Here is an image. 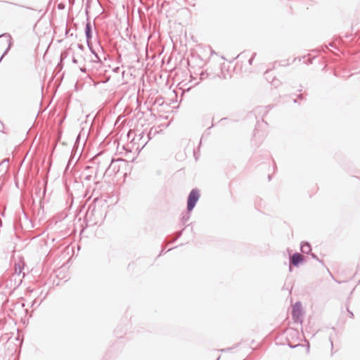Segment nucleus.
Wrapping results in <instances>:
<instances>
[{
    "label": "nucleus",
    "instance_id": "nucleus-1",
    "mask_svg": "<svg viewBox=\"0 0 360 360\" xmlns=\"http://www.w3.org/2000/svg\"><path fill=\"white\" fill-rule=\"evenodd\" d=\"M109 159L104 156L103 151L97 152L91 158V170L96 169L95 178L98 176H103L108 165Z\"/></svg>",
    "mask_w": 360,
    "mask_h": 360
},
{
    "label": "nucleus",
    "instance_id": "nucleus-2",
    "mask_svg": "<svg viewBox=\"0 0 360 360\" xmlns=\"http://www.w3.org/2000/svg\"><path fill=\"white\" fill-rule=\"evenodd\" d=\"M95 188L91 191V196L94 198L93 204H94V207L91 210V217L94 215V212H96V206L98 203L101 204V206L105 205L107 202L106 199H103V193L101 192L102 187L103 186V183L99 181H97L94 183Z\"/></svg>",
    "mask_w": 360,
    "mask_h": 360
},
{
    "label": "nucleus",
    "instance_id": "nucleus-3",
    "mask_svg": "<svg viewBox=\"0 0 360 360\" xmlns=\"http://www.w3.org/2000/svg\"><path fill=\"white\" fill-rule=\"evenodd\" d=\"M91 83L94 86H96L99 84V82H95L93 76L96 75V72H94V69H96V70H98L99 68H102L103 63L102 60L98 55V53L93 49V47L91 46Z\"/></svg>",
    "mask_w": 360,
    "mask_h": 360
},
{
    "label": "nucleus",
    "instance_id": "nucleus-4",
    "mask_svg": "<svg viewBox=\"0 0 360 360\" xmlns=\"http://www.w3.org/2000/svg\"><path fill=\"white\" fill-rule=\"evenodd\" d=\"M200 197V191L197 188H193L189 193L187 198V207L186 210L188 212H192L195 208L199 198Z\"/></svg>",
    "mask_w": 360,
    "mask_h": 360
},
{
    "label": "nucleus",
    "instance_id": "nucleus-5",
    "mask_svg": "<svg viewBox=\"0 0 360 360\" xmlns=\"http://www.w3.org/2000/svg\"><path fill=\"white\" fill-rule=\"evenodd\" d=\"M304 311L302 303L300 301L296 302L292 308V319L295 323H302Z\"/></svg>",
    "mask_w": 360,
    "mask_h": 360
},
{
    "label": "nucleus",
    "instance_id": "nucleus-6",
    "mask_svg": "<svg viewBox=\"0 0 360 360\" xmlns=\"http://www.w3.org/2000/svg\"><path fill=\"white\" fill-rule=\"evenodd\" d=\"M306 260V257L296 252L289 257V271H292V266L299 267Z\"/></svg>",
    "mask_w": 360,
    "mask_h": 360
},
{
    "label": "nucleus",
    "instance_id": "nucleus-7",
    "mask_svg": "<svg viewBox=\"0 0 360 360\" xmlns=\"http://www.w3.org/2000/svg\"><path fill=\"white\" fill-rule=\"evenodd\" d=\"M89 9H90V0H86V22L85 27V36L86 40V45L88 48L90 49V18H89Z\"/></svg>",
    "mask_w": 360,
    "mask_h": 360
},
{
    "label": "nucleus",
    "instance_id": "nucleus-8",
    "mask_svg": "<svg viewBox=\"0 0 360 360\" xmlns=\"http://www.w3.org/2000/svg\"><path fill=\"white\" fill-rule=\"evenodd\" d=\"M104 117L101 116L98 112H97L96 115L94 116L93 120H91V135L96 131V134L98 133L101 129Z\"/></svg>",
    "mask_w": 360,
    "mask_h": 360
},
{
    "label": "nucleus",
    "instance_id": "nucleus-9",
    "mask_svg": "<svg viewBox=\"0 0 360 360\" xmlns=\"http://www.w3.org/2000/svg\"><path fill=\"white\" fill-rule=\"evenodd\" d=\"M271 108L272 106L271 105H269L266 107L259 106L254 110L256 116L262 115V121L266 125H267V123L264 120V117L268 113L269 110L271 109Z\"/></svg>",
    "mask_w": 360,
    "mask_h": 360
},
{
    "label": "nucleus",
    "instance_id": "nucleus-10",
    "mask_svg": "<svg viewBox=\"0 0 360 360\" xmlns=\"http://www.w3.org/2000/svg\"><path fill=\"white\" fill-rule=\"evenodd\" d=\"M300 251L303 254H309L311 252V245L307 241H302L300 243Z\"/></svg>",
    "mask_w": 360,
    "mask_h": 360
},
{
    "label": "nucleus",
    "instance_id": "nucleus-11",
    "mask_svg": "<svg viewBox=\"0 0 360 360\" xmlns=\"http://www.w3.org/2000/svg\"><path fill=\"white\" fill-rule=\"evenodd\" d=\"M260 127V123L259 122H257L256 126H255V130H254V134H253V139L255 140H257V138L259 139V140H262L264 136H265V134L264 132H262V134H260V131H259V128Z\"/></svg>",
    "mask_w": 360,
    "mask_h": 360
},
{
    "label": "nucleus",
    "instance_id": "nucleus-12",
    "mask_svg": "<svg viewBox=\"0 0 360 360\" xmlns=\"http://www.w3.org/2000/svg\"><path fill=\"white\" fill-rule=\"evenodd\" d=\"M199 75H200L199 81L195 82L193 84V86L198 85L200 82L203 81L204 79H205L211 76V75L209 72H207V70L201 71L200 73L199 74Z\"/></svg>",
    "mask_w": 360,
    "mask_h": 360
},
{
    "label": "nucleus",
    "instance_id": "nucleus-13",
    "mask_svg": "<svg viewBox=\"0 0 360 360\" xmlns=\"http://www.w3.org/2000/svg\"><path fill=\"white\" fill-rule=\"evenodd\" d=\"M269 73H270L269 70H266L264 72V76H265L266 80H268L270 83H271L275 86H277V85L279 83V81L278 79H275L274 77L270 81L269 79L271 78V76L269 75Z\"/></svg>",
    "mask_w": 360,
    "mask_h": 360
},
{
    "label": "nucleus",
    "instance_id": "nucleus-14",
    "mask_svg": "<svg viewBox=\"0 0 360 360\" xmlns=\"http://www.w3.org/2000/svg\"><path fill=\"white\" fill-rule=\"evenodd\" d=\"M191 213V212H188L186 210V212H183L181 214V223L183 225L190 219Z\"/></svg>",
    "mask_w": 360,
    "mask_h": 360
},
{
    "label": "nucleus",
    "instance_id": "nucleus-15",
    "mask_svg": "<svg viewBox=\"0 0 360 360\" xmlns=\"http://www.w3.org/2000/svg\"><path fill=\"white\" fill-rule=\"evenodd\" d=\"M23 269V267L21 266L19 264H15V274L19 276L22 273V271Z\"/></svg>",
    "mask_w": 360,
    "mask_h": 360
},
{
    "label": "nucleus",
    "instance_id": "nucleus-16",
    "mask_svg": "<svg viewBox=\"0 0 360 360\" xmlns=\"http://www.w3.org/2000/svg\"><path fill=\"white\" fill-rule=\"evenodd\" d=\"M189 225H188V226ZM187 227V226H186V227L184 229H183L181 231H179L176 233V236L172 238V240H171V243H174L175 242L176 240H177L181 236H182V233H183V231Z\"/></svg>",
    "mask_w": 360,
    "mask_h": 360
},
{
    "label": "nucleus",
    "instance_id": "nucleus-17",
    "mask_svg": "<svg viewBox=\"0 0 360 360\" xmlns=\"http://www.w3.org/2000/svg\"><path fill=\"white\" fill-rule=\"evenodd\" d=\"M309 255L311 257V258L317 260L319 263L324 266L323 261L322 259H320L316 254L311 252V253H309Z\"/></svg>",
    "mask_w": 360,
    "mask_h": 360
},
{
    "label": "nucleus",
    "instance_id": "nucleus-18",
    "mask_svg": "<svg viewBox=\"0 0 360 360\" xmlns=\"http://www.w3.org/2000/svg\"><path fill=\"white\" fill-rule=\"evenodd\" d=\"M114 333H115V335L116 337H117V338H122V337L123 332L122 331L120 332V330L117 328L115 330Z\"/></svg>",
    "mask_w": 360,
    "mask_h": 360
},
{
    "label": "nucleus",
    "instance_id": "nucleus-19",
    "mask_svg": "<svg viewBox=\"0 0 360 360\" xmlns=\"http://www.w3.org/2000/svg\"><path fill=\"white\" fill-rule=\"evenodd\" d=\"M80 63V65H79V69L82 72H86V67L85 65H82V62H79Z\"/></svg>",
    "mask_w": 360,
    "mask_h": 360
},
{
    "label": "nucleus",
    "instance_id": "nucleus-20",
    "mask_svg": "<svg viewBox=\"0 0 360 360\" xmlns=\"http://www.w3.org/2000/svg\"><path fill=\"white\" fill-rule=\"evenodd\" d=\"M255 56H256V53H254L252 54V56H251V58H250L249 59V60H248V63H249L250 65H252V64L253 60H254V58H255Z\"/></svg>",
    "mask_w": 360,
    "mask_h": 360
},
{
    "label": "nucleus",
    "instance_id": "nucleus-21",
    "mask_svg": "<svg viewBox=\"0 0 360 360\" xmlns=\"http://www.w3.org/2000/svg\"><path fill=\"white\" fill-rule=\"evenodd\" d=\"M217 76L221 79H226V74H224L221 70V75H217Z\"/></svg>",
    "mask_w": 360,
    "mask_h": 360
},
{
    "label": "nucleus",
    "instance_id": "nucleus-22",
    "mask_svg": "<svg viewBox=\"0 0 360 360\" xmlns=\"http://www.w3.org/2000/svg\"><path fill=\"white\" fill-rule=\"evenodd\" d=\"M233 347H227L225 349H221L220 351L222 352H229L231 351Z\"/></svg>",
    "mask_w": 360,
    "mask_h": 360
},
{
    "label": "nucleus",
    "instance_id": "nucleus-23",
    "mask_svg": "<svg viewBox=\"0 0 360 360\" xmlns=\"http://www.w3.org/2000/svg\"><path fill=\"white\" fill-rule=\"evenodd\" d=\"M327 271H328V273L330 274V276L335 280V282L338 283H342V281H339L336 279L334 278V277L333 276L332 274L330 272L329 269L327 268Z\"/></svg>",
    "mask_w": 360,
    "mask_h": 360
},
{
    "label": "nucleus",
    "instance_id": "nucleus-24",
    "mask_svg": "<svg viewBox=\"0 0 360 360\" xmlns=\"http://www.w3.org/2000/svg\"><path fill=\"white\" fill-rule=\"evenodd\" d=\"M228 120V118L227 117H224V118H221L220 120H219V122H221V124H224V122Z\"/></svg>",
    "mask_w": 360,
    "mask_h": 360
},
{
    "label": "nucleus",
    "instance_id": "nucleus-25",
    "mask_svg": "<svg viewBox=\"0 0 360 360\" xmlns=\"http://www.w3.org/2000/svg\"><path fill=\"white\" fill-rule=\"evenodd\" d=\"M314 58L308 59L307 61H304L307 64H311Z\"/></svg>",
    "mask_w": 360,
    "mask_h": 360
},
{
    "label": "nucleus",
    "instance_id": "nucleus-26",
    "mask_svg": "<svg viewBox=\"0 0 360 360\" xmlns=\"http://www.w3.org/2000/svg\"><path fill=\"white\" fill-rule=\"evenodd\" d=\"M297 99H300V100H304V97L302 94H300L297 96Z\"/></svg>",
    "mask_w": 360,
    "mask_h": 360
},
{
    "label": "nucleus",
    "instance_id": "nucleus-27",
    "mask_svg": "<svg viewBox=\"0 0 360 360\" xmlns=\"http://www.w3.org/2000/svg\"><path fill=\"white\" fill-rule=\"evenodd\" d=\"M347 311L349 312L351 318L354 317V314L352 311H349L348 309H347Z\"/></svg>",
    "mask_w": 360,
    "mask_h": 360
},
{
    "label": "nucleus",
    "instance_id": "nucleus-28",
    "mask_svg": "<svg viewBox=\"0 0 360 360\" xmlns=\"http://www.w3.org/2000/svg\"><path fill=\"white\" fill-rule=\"evenodd\" d=\"M165 248H162L158 256L162 255L165 252Z\"/></svg>",
    "mask_w": 360,
    "mask_h": 360
},
{
    "label": "nucleus",
    "instance_id": "nucleus-29",
    "mask_svg": "<svg viewBox=\"0 0 360 360\" xmlns=\"http://www.w3.org/2000/svg\"><path fill=\"white\" fill-rule=\"evenodd\" d=\"M72 61H73V63H78V60H77L76 58H75V57L73 58Z\"/></svg>",
    "mask_w": 360,
    "mask_h": 360
},
{
    "label": "nucleus",
    "instance_id": "nucleus-30",
    "mask_svg": "<svg viewBox=\"0 0 360 360\" xmlns=\"http://www.w3.org/2000/svg\"><path fill=\"white\" fill-rule=\"evenodd\" d=\"M85 180H89L90 179V175H86L84 178Z\"/></svg>",
    "mask_w": 360,
    "mask_h": 360
},
{
    "label": "nucleus",
    "instance_id": "nucleus-31",
    "mask_svg": "<svg viewBox=\"0 0 360 360\" xmlns=\"http://www.w3.org/2000/svg\"><path fill=\"white\" fill-rule=\"evenodd\" d=\"M78 47L82 50L83 49V46L82 44H78Z\"/></svg>",
    "mask_w": 360,
    "mask_h": 360
},
{
    "label": "nucleus",
    "instance_id": "nucleus-32",
    "mask_svg": "<svg viewBox=\"0 0 360 360\" xmlns=\"http://www.w3.org/2000/svg\"><path fill=\"white\" fill-rule=\"evenodd\" d=\"M35 303H36V301L34 300L32 302V305L31 307H34V305H35Z\"/></svg>",
    "mask_w": 360,
    "mask_h": 360
},
{
    "label": "nucleus",
    "instance_id": "nucleus-33",
    "mask_svg": "<svg viewBox=\"0 0 360 360\" xmlns=\"http://www.w3.org/2000/svg\"><path fill=\"white\" fill-rule=\"evenodd\" d=\"M85 232V229H83V230L81 231L80 234L82 235Z\"/></svg>",
    "mask_w": 360,
    "mask_h": 360
},
{
    "label": "nucleus",
    "instance_id": "nucleus-34",
    "mask_svg": "<svg viewBox=\"0 0 360 360\" xmlns=\"http://www.w3.org/2000/svg\"><path fill=\"white\" fill-rule=\"evenodd\" d=\"M297 100H298L297 98H295V99L293 100V103H297Z\"/></svg>",
    "mask_w": 360,
    "mask_h": 360
},
{
    "label": "nucleus",
    "instance_id": "nucleus-35",
    "mask_svg": "<svg viewBox=\"0 0 360 360\" xmlns=\"http://www.w3.org/2000/svg\"><path fill=\"white\" fill-rule=\"evenodd\" d=\"M90 210V205L87 207L86 212H88Z\"/></svg>",
    "mask_w": 360,
    "mask_h": 360
},
{
    "label": "nucleus",
    "instance_id": "nucleus-36",
    "mask_svg": "<svg viewBox=\"0 0 360 360\" xmlns=\"http://www.w3.org/2000/svg\"><path fill=\"white\" fill-rule=\"evenodd\" d=\"M90 135V129H89V131H88V134H87V138Z\"/></svg>",
    "mask_w": 360,
    "mask_h": 360
},
{
    "label": "nucleus",
    "instance_id": "nucleus-37",
    "mask_svg": "<svg viewBox=\"0 0 360 360\" xmlns=\"http://www.w3.org/2000/svg\"><path fill=\"white\" fill-rule=\"evenodd\" d=\"M268 179H269V181L271 180V176L270 174L268 175Z\"/></svg>",
    "mask_w": 360,
    "mask_h": 360
},
{
    "label": "nucleus",
    "instance_id": "nucleus-38",
    "mask_svg": "<svg viewBox=\"0 0 360 360\" xmlns=\"http://www.w3.org/2000/svg\"><path fill=\"white\" fill-rule=\"evenodd\" d=\"M176 247H177V246L174 247V248H176ZM173 249H174V248H169L167 252L170 251V250H173Z\"/></svg>",
    "mask_w": 360,
    "mask_h": 360
},
{
    "label": "nucleus",
    "instance_id": "nucleus-39",
    "mask_svg": "<svg viewBox=\"0 0 360 360\" xmlns=\"http://www.w3.org/2000/svg\"><path fill=\"white\" fill-rule=\"evenodd\" d=\"M330 343H331V346L333 347V341L331 340L330 338Z\"/></svg>",
    "mask_w": 360,
    "mask_h": 360
},
{
    "label": "nucleus",
    "instance_id": "nucleus-40",
    "mask_svg": "<svg viewBox=\"0 0 360 360\" xmlns=\"http://www.w3.org/2000/svg\"><path fill=\"white\" fill-rule=\"evenodd\" d=\"M289 347H291V348L295 347V346H293L292 345H289Z\"/></svg>",
    "mask_w": 360,
    "mask_h": 360
},
{
    "label": "nucleus",
    "instance_id": "nucleus-41",
    "mask_svg": "<svg viewBox=\"0 0 360 360\" xmlns=\"http://www.w3.org/2000/svg\"><path fill=\"white\" fill-rule=\"evenodd\" d=\"M191 77H192V79L190 80V82H193V79H195L192 75H191Z\"/></svg>",
    "mask_w": 360,
    "mask_h": 360
},
{
    "label": "nucleus",
    "instance_id": "nucleus-42",
    "mask_svg": "<svg viewBox=\"0 0 360 360\" xmlns=\"http://www.w3.org/2000/svg\"><path fill=\"white\" fill-rule=\"evenodd\" d=\"M89 168H90V167H89V166H86V167H85V169H88Z\"/></svg>",
    "mask_w": 360,
    "mask_h": 360
},
{
    "label": "nucleus",
    "instance_id": "nucleus-43",
    "mask_svg": "<svg viewBox=\"0 0 360 360\" xmlns=\"http://www.w3.org/2000/svg\"><path fill=\"white\" fill-rule=\"evenodd\" d=\"M6 36V34L0 35V37Z\"/></svg>",
    "mask_w": 360,
    "mask_h": 360
},
{
    "label": "nucleus",
    "instance_id": "nucleus-44",
    "mask_svg": "<svg viewBox=\"0 0 360 360\" xmlns=\"http://www.w3.org/2000/svg\"><path fill=\"white\" fill-rule=\"evenodd\" d=\"M215 77H216V75H213V76L212 77V79L215 78Z\"/></svg>",
    "mask_w": 360,
    "mask_h": 360
},
{
    "label": "nucleus",
    "instance_id": "nucleus-45",
    "mask_svg": "<svg viewBox=\"0 0 360 360\" xmlns=\"http://www.w3.org/2000/svg\"><path fill=\"white\" fill-rule=\"evenodd\" d=\"M90 200V197L87 198L86 200L89 201Z\"/></svg>",
    "mask_w": 360,
    "mask_h": 360
},
{
    "label": "nucleus",
    "instance_id": "nucleus-46",
    "mask_svg": "<svg viewBox=\"0 0 360 360\" xmlns=\"http://www.w3.org/2000/svg\"><path fill=\"white\" fill-rule=\"evenodd\" d=\"M219 359H220V356H219L217 360H219Z\"/></svg>",
    "mask_w": 360,
    "mask_h": 360
},
{
    "label": "nucleus",
    "instance_id": "nucleus-47",
    "mask_svg": "<svg viewBox=\"0 0 360 360\" xmlns=\"http://www.w3.org/2000/svg\"><path fill=\"white\" fill-rule=\"evenodd\" d=\"M91 33L93 32V30H91Z\"/></svg>",
    "mask_w": 360,
    "mask_h": 360
},
{
    "label": "nucleus",
    "instance_id": "nucleus-48",
    "mask_svg": "<svg viewBox=\"0 0 360 360\" xmlns=\"http://www.w3.org/2000/svg\"><path fill=\"white\" fill-rule=\"evenodd\" d=\"M359 283H360V280H359Z\"/></svg>",
    "mask_w": 360,
    "mask_h": 360
}]
</instances>
